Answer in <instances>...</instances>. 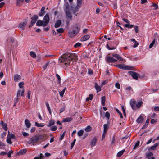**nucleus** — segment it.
Segmentation results:
<instances>
[{"mask_svg":"<svg viewBox=\"0 0 159 159\" xmlns=\"http://www.w3.org/2000/svg\"><path fill=\"white\" fill-rule=\"evenodd\" d=\"M77 56L75 54L66 53L63 55L61 58L59 59V61L66 65H70L73 64L72 60L77 59Z\"/></svg>","mask_w":159,"mask_h":159,"instance_id":"obj_1","label":"nucleus"},{"mask_svg":"<svg viewBox=\"0 0 159 159\" xmlns=\"http://www.w3.org/2000/svg\"><path fill=\"white\" fill-rule=\"evenodd\" d=\"M80 28L78 27H76L75 30H73L72 31H70L68 33L69 36L71 38L74 37L79 32Z\"/></svg>","mask_w":159,"mask_h":159,"instance_id":"obj_2","label":"nucleus"},{"mask_svg":"<svg viewBox=\"0 0 159 159\" xmlns=\"http://www.w3.org/2000/svg\"><path fill=\"white\" fill-rule=\"evenodd\" d=\"M116 67L123 70H130L131 67L128 66H126L124 64H119L116 66Z\"/></svg>","mask_w":159,"mask_h":159,"instance_id":"obj_3","label":"nucleus"},{"mask_svg":"<svg viewBox=\"0 0 159 159\" xmlns=\"http://www.w3.org/2000/svg\"><path fill=\"white\" fill-rule=\"evenodd\" d=\"M44 24L43 25L47 26L49 21V14L47 13L45 16H44L43 18Z\"/></svg>","mask_w":159,"mask_h":159,"instance_id":"obj_4","label":"nucleus"},{"mask_svg":"<svg viewBox=\"0 0 159 159\" xmlns=\"http://www.w3.org/2000/svg\"><path fill=\"white\" fill-rule=\"evenodd\" d=\"M129 74L131 75L133 78L135 80H138L139 76V75L134 71H129Z\"/></svg>","mask_w":159,"mask_h":159,"instance_id":"obj_5","label":"nucleus"},{"mask_svg":"<svg viewBox=\"0 0 159 159\" xmlns=\"http://www.w3.org/2000/svg\"><path fill=\"white\" fill-rule=\"evenodd\" d=\"M43 138V136L39 135V136H35L33 137L32 139L34 143H36L38 140L42 139Z\"/></svg>","mask_w":159,"mask_h":159,"instance_id":"obj_6","label":"nucleus"},{"mask_svg":"<svg viewBox=\"0 0 159 159\" xmlns=\"http://www.w3.org/2000/svg\"><path fill=\"white\" fill-rule=\"evenodd\" d=\"M32 19L31 25L29 27L33 26L35 23L38 19V16L37 15H34L31 18Z\"/></svg>","mask_w":159,"mask_h":159,"instance_id":"obj_7","label":"nucleus"},{"mask_svg":"<svg viewBox=\"0 0 159 159\" xmlns=\"http://www.w3.org/2000/svg\"><path fill=\"white\" fill-rule=\"evenodd\" d=\"M82 0H77V6L75 9V10H74V13H75L77 11L81 6L82 4Z\"/></svg>","mask_w":159,"mask_h":159,"instance_id":"obj_8","label":"nucleus"},{"mask_svg":"<svg viewBox=\"0 0 159 159\" xmlns=\"http://www.w3.org/2000/svg\"><path fill=\"white\" fill-rule=\"evenodd\" d=\"M27 22L25 21L23 22H21L19 24L18 28L21 30H23L25 28L26 24Z\"/></svg>","mask_w":159,"mask_h":159,"instance_id":"obj_9","label":"nucleus"},{"mask_svg":"<svg viewBox=\"0 0 159 159\" xmlns=\"http://www.w3.org/2000/svg\"><path fill=\"white\" fill-rule=\"evenodd\" d=\"M65 12L66 14V18L68 20V19H69L70 20H71L72 16L71 13L70 12V10L65 11Z\"/></svg>","mask_w":159,"mask_h":159,"instance_id":"obj_10","label":"nucleus"},{"mask_svg":"<svg viewBox=\"0 0 159 159\" xmlns=\"http://www.w3.org/2000/svg\"><path fill=\"white\" fill-rule=\"evenodd\" d=\"M107 61L109 63H114L117 61V60L113 57L108 56L107 57Z\"/></svg>","mask_w":159,"mask_h":159,"instance_id":"obj_11","label":"nucleus"},{"mask_svg":"<svg viewBox=\"0 0 159 159\" xmlns=\"http://www.w3.org/2000/svg\"><path fill=\"white\" fill-rule=\"evenodd\" d=\"M20 90H19L18 91L17 93V95L16 97L15 98L14 101V106H15L16 104L18 102V101L20 99V98H19V97L20 95Z\"/></svg>","mask_w":159,"mask_h":159,"instance_id":"obj_12","label":"nucleus"},{"mask_svg":"<svg viewBox=\"0 0 159 159\" xmlns=\"http://www.w3.org/2000/svg\"><path fill=\"white\" fill-rule=\"evenodd\" d=\"M136 103V101L134 99H132L130 101V104L133 110L136 109L135 104Z\"/></svg>","mask_w":159,"mask_h":159,"instance_id":"obj_13","label":"nucleus"},{"mask_svg":"<svg viewBox=\"0 0 159 159\" xmlns=\"http://www.w3.org/2000/svg\"><path fill=\"white\" fill-rule=\"evenodd\" d=\"M21 76L17 74H15L14 76V80L15 82H18L21 79Z\"/></svg>","mask_w":159,"mask_h":159,"instance_id":"obj_14","label":"nucleus"},{"mask_svg":"<svg viewBox=\"0 0 159 159\" xmlns=\"http://www.w3.org/2000/svg\"><path fill=\"white\" fill-rule=\"evenodd\" d=\"M90 37V36L88 34L84 35L83 36L81 39V41H84L88 40Z\"/></svg>","mask_w":159,"mask_h":159,"instance_id":"obj_15","label":"nucleus"},{"mask_svg":"<svg viewBox=\"0 0 159 159\" xmlns=\"http://www.w3.org/2000/svg\"><path fill=\"white\" fill-rule=\"evenodd\" d=\"M112 56L116 58L119 61H123V59L118 54H113L112 55Z\"/></svg>","mask_w":159,"mask_h":159,"instance_id":"obj_16","label":"nucleus"},{"mask_svg":"<svg viewBox=\"0 0 159 159\" xmlns=\"http://www.w3.org/2000/svg\"><path fill=\"white\" fill-rule=\"evenodd\" d=\"M97 139L96 137H94L93 139L91 140V144L92 147L94 146L95 145Z\"/></svg>","mask_w":159,"mask_h":159,"instance_id":"obj_17","label":"nucleus"},{"mask_svg":"<svg viewBox=\"0 0 159 159\" xmlns=\"http://www.w3.org/2000/svg\"><path fill=\"white\" fill-rule=\"evenodd\" d=\"M36 25L38 26H46L43 25L44 22L43 21L41 20H39L37 21L36 23Z\"/></svg>","mask_w":159,"mask_h":159,"instance_id":"obj_18","label":"nucleus"},{"mask_svg":"<svg viewBox=\"0 0 159 159\" xmlns=\"http://www.w3.org/2000/svg\"><path fill=\"white\" fill-rule=\"evenodd\" d=\"M27 150L26 149H23L21 150L18 152H17V154L19 155H22L24 154H25L27 152Z\"/></svg>","mask_w":159,"mask_h":159,"instance_id":"obj_19","label":"nucleus"},{"mask_svg":"<svg viewBox=\"0 0 159 159\" xmlns=\"http://www.w3.org/2000/svg\"><path fill=\"white\" fill-rule=\"evenodd\" d=\"M7 137L10 139H15L16 138V137L12 133H11V134L9 131H8V134Z\"/></svg>","mask_w":159,"mask_h":159,"instance_id":"obj_20","label":"nucleus"},{"mask_svg":"<svg viewBox=\"0 0 159 159\" xmlns=\"http://www.w3.org/2000/svg\"><path fill=\"white\" fill-rule=\"evenodd\" d=\"M61 24V20H58L55 23L54 27L56 28L59 27Z\"/></svg>","mask_w":159,"mask_h":159,"instance_id":"obj_21","label":"nucleus"},{"mask_svg":"<svg viewBox=\"0 0 159 159\" xmlns=\"http://www.w3.org/2000/svg\"><path fill=\"white\" fill-rule=\"evenodd\" d=\"M95 88L97 91V93L101 91V88L97 83L95 84Z\"/></svg>","mask_w":159,"mask_h":159,"instance_id":"obj_22","label":"nucleus"},{"mask_svg":"<svg viewBox=\"0 0 159 159\" xmlns=\"http://www.w3.org/2000/svg\"><path fill=\"white\" fill-rule=\"evenodd\" d=\"M0 124L2 126V128L5 130L6 131L7 130V125L4 123L2 121H1Z\"/></svg>","mask_w":159,"mask_h":159,"instance_id":"obj_23","label":"nucleus"},{"mask_svg":"<svg viewBox=\"0 0 159 159\" xmlns=\"http://www.w3.org/2000/svg\"><path fill=\"white\" fill-rule=\"evenodd\" d=\"M72 120V118L71 117H67L64 118L62 120L63 122H69L71 121Z\"/></svg>","mask_w":159,"mask_h":159,"instance_id":"obj_24","label":"nucleus"},{"mask_svg":"<svg viewBox=\"0 0 159 159\" xmlns=\"http://www.w3.org/2000/svg\"><path fill=\"white\" fill-rule=\"evenodd\" d=\"M25 125L27 128H29L30 127L31 123H30L29 120L28 119H25Z\"/></svg>","mask_w":159,"mask_h":159,"instance_id":"obj_25","label":"nucleus"},{"mask_svg":"<svg viewBox=\"0 0 159 159\" xmlns=\"http://www.w3.org/2000/svg\"><path fill=\"white\" fill-rule=\"evenodd\" d=\"M143 121V117L141 116H140L136 120V121L138 123H142Z\"/></svg>","mask_w":159,"mask_h":159,"instance_id":"obj_26","label":"nucleus"},{"mask_svg":"<svg viewBox=\"0 0 159 159\" xmlns=\"http://www.w3.org/2000/svg\"><path fill=\"white\" fill-rule=\"evenodd\" d=\"M64 8L65 11L69 10V5L68 2L65 4Z\"/></svg>","mask_w":159,"mask_h":159,"instance_id":"obj_27","label":"nucleus"},{"mask_svg":"<svg viewBox=\"0 0 159 159\" xmlns=\"http://www.w3.org/2000/svg\"><path fill=\"white\" fill-rule=\"evenodd\" d=\"M153 153L152 152H149L146 154V157L149 159H151L153 156Z\"/></svg>","mask_w":159,"mask_h":159,"instance_id":"obj_28","label":"nucleus"},{"mask_svg":"<svg viewBox=\"0 0 159 159\" xmlns=\"http://www.w3.org/2000/svg\"><path fill=\"white\" fill-rule=\"evenodd\" d=\"M142 103L143 102L142 101L138 102L135 105L136 108V107L138 108H140Z\"/></svg>","mask_w":159,"mask_h":159,"instance_id":"obj_29","label":"nucleus"},{"mask_svg":"<svg viewBox=\"0 0 159 159\" xmlns=\"http://www.w3.org/2000/svg\"><path fill=\"white\" fill-rule=\"evenodd\" d=\"M105 97L103 96L101 98V104L102 106H104L105 104Z\"/></svg>","mask_w":159,"mask_h":159,"instance_id":"obj_30","label":"nucleus"},{"mask_svg":"<svg viewBox=\"0 0 159 159\" xmlns=\"http://www.w3.org/2000/svg\"><path fill=\"white\" fill-rule=\"evenodd\" d=\"M54 121L53 120H51L49 121V122L48 123V127H50L54 125Z\"/></svg>","mask_w":159,"mask_h":159,"instance_id":"obj_31","label":"nucleus"},{"mask_svg":"<svg viewBox=\"0 0 159 159\" xmlns=\"http://www.w3.org/2000/svg\"><path fill=\"white\" fill-rule=\"evenodd\" d=\"M108 126L109 125H107V124H104L103 125V131L107 132V130Z\"/></svg>","mask_w":159,"mask_h":159,"instance_id":"obj_32","label":"nucleus"},{"mask_svg":"<svg viewBox=\"0 0 159 159\" xmlns=\"http://www.w3.org/2000/svg\"><path fill=\"white\" fill-rule=\"evenodd\" d=\"M84 133V130H80V131H79L77 133V135L79 137L81 136Z\"/></svg>","mask_w":159,"mask_h":159,"instance_id":"obj_33","label":"nucleus"},{"mask_svg":"<svg viewBox=\"0 0 159 159\" xmlns=\"http://www.w3.org/2000/svg\"><path fill=\"white\" fill-rule=\"evenodd\" d=\"M124 150H123L119 152L117 154V156L120 157L123 154Z\"/></svg>","mask_w":159,"mask_h":159,"instance_id":"obj_34","label":"nucleus"},{"mask_svg":"<svg viewBox=\"0 0 159 159\" xmlns=\"http://www.w3.org/2000/svg\"><path fill=\"white\" fill-rule=\"evenodd\" d=\"M7 40L8 42H11V43H13L14 42V39L13 38H8L7 39Z\"/></svg>","mask_w":159,"mask_h":159,"instance_id":"obj_35","label":"nucleus"},{"mask_svg":"<svg viewBox=\"0 0 159 159\" xmlns=\"http://www.w3.org/2000/svg\"><path fill=\"white\" fill-rule=\"evenodd\" d=\"M158 144L157 143H155L153 146L151 147V149L152 150H154L156 149V147L158 146Z\"/></svg>","mask_w":159,"mask_h":159,"instance_id":"obj_36","label":"nucleus"},{"mask_svg":"<svg viewBox=\"0 0 159 159\" xmlns=\"http://www.w3.org/2000/svg\"><path fill=\"white\" fill-rule=\"evenodd\" d=\"M35 125L39 127H42L44 126L43 125L38 123L36 122H35Z\"/></svg>","mask_w":159,"mask_h":159,"instance_id":"obj_37","label":"nucleus"},{"mask_svg":"<svg viewBox=\"0 0 159 159\" xmlns=\"http://www.w3.org/2000/svg\"><path fill=\"white\" fill-rule=\"evenodd\" d=\"M65 89H66V88H65L61 91L59 92V94L61 97H63Z\"/></svg>","mask_w":159,"mask_h":159,"instance_id":"obj_38","label":"nucleus"},{"mask_svg":"<svg viewBox=\"0 0 159 159\" xmlns=\"http://www.w3.org/2000/svg\"><path fill=\"white\" fill-rule=\"evenodd\" d=\"M116 111L119 114V115L120 116V117L121 118H123V117L122 116V115L121 112L119 111L118 109H116Z\"/></svg>","mask_w":159,"mask_h":159,"instance_id":"obj_39","label":"nucleus"},{"mask_svg":"<svg viewBox=\"0 0 159 159\" xmlns=\"http://www.w3.org/2000/svg\"><path fill=\"white\" fill-rule=\"evenodd\" d=\"M91 127L89 125L85 129V130L86 131L88 132L90 131L91 130Z\"/></svg>","mask_w":159,"mask_h":159,"instance_id":"obj_40","label":"nucleus"},{"mask_svg":"<svg viewBox=\"0 0 159 159\" xmlns=\"http://www.w3.org/2000/svg\"><path fill=\"white\" fill-rule=\"evenodd\" d=\"M56 31L58 32V33H62L64 31V30L62 28H59L58 29H57Z\"/></svg>","mask_w":159,"mask_h":159,"instance_id":"obj_41","label":"nucleus"},{"mask_svg":"<svg viewBox=\"0 0 159 159\" xmlns=\"http://www.w3.org/2000/svg\"><path fill=\"white\" fill-rule=\"evenodd\" d=\"M30 55L33 58H35L36 57V54L33 51L30 52Z\"/></svg>","mask_w":159,"mask_h":159,"instance_id":"obj_42","label":"nucleus"},{"mask_svg":"<svg viewBox=\"0 0 159 159\" xmlns=\"http://www.w3.org/2000/svg\"><path fill=\"white\" fill-rule=\"evenodd\" d=\"M140 143V142L139 141H137V142L136 143L134 147L133 148V149L134 150L139 145Z\"/></svg>","mask_w":159,"mask_h":159,"instance_id":"obj_43","label":"nucleus"},{"mask_svg":"<svg viewBox=\"0 0 159 159\" xmlns=\"http://www.w3.org/2000/svg\"><path fill=\"white\" fill-rule=\"evenodd\" d=\"M156 41L155 39H154L153 41L150 44L149 46V48H151L153 46V45H154Z\"/></svg>","mask_w":159,"mask_h":159,"instance_id":"obj_44","label":"nucleus"},{"mask_svg":"<svg viewBox=\"0 0 159 159\" xmlns=\"http://www.w3.org/2000/svg\"><path fill=\"white\" fill-rule=\"evenodd\" d=\"M23 1L24 0H17V5H20L22 3Z\"/></svg>","mask_w":159,"mask_h":159,"instance_id":"obj_45","label":"nucleus"},{"mask_svg":"<svg viewBox=\"0 0 159 159\" xmlns=\"http://www.w3.org/2000/svg\"><path fill=\"white\" fill-rule=\"evenodd\" d=\"M115 87L118 89H120V85L119 82L116 83L115 84Z\"/></svg>","mask_w":159,"mask_h":159,"instance_id":"obj_46","label":"nucleus"},{"mask_svg":"<svg viewBox=\"0 0 159 159\" xmlns=\"http://www.w3.org/2000/svg\"><path fill=\"white\" fill-rule=\"evenodd\" d=\"M81 44L80 43H77L74 45L75 48H77L81 46Z\"/></svg>","mask_w":159,"mask_h":159,"instance_id":"obj_47","label":"nucleus"},{"mask_svg":"<svg viewBox=\"0 0 159 159\" xmlns=\"http://www.w3.org/2000/svg\"><path fill=\"white\" fill-rule=\"evenodd\" d=\"M13 153V151H9L8 153H7V154L8 157H11V154Z\"/></svg>","mask_w":159,"mask_h":159,"instance_id":"obj_48","label":"nucleus"},{"mask_svg":"<svg viewBox=\"0 0 159 159\" xmlns=\"http://www.w3.org/2000/svg\"><path fill=\"white\" fill-rule=\"evenodd\" d=\"M75 141H76V139H75L74 140L73 142L71 143V148H70L71 149H72V148H73V147H74V146L75 143Z\"/></svg>","mask_w":159,"mask_h":159,"instance_id":"obj_49","label":"nucleus"},{"mask_svg":"<svg viewBox=\"0 0 159 159\" xmlns=\"http://www.w3.org/2000/svg\"><path fill=\"white\" fill-rule=\"evenodd\" d=\"M50 129L51 131H55L56 130L57 128L56 126H54L51 127L50 128Z\"/></svg>","mask_w":159,"mask_h":159,"instance_id":"obj_50","label":"nucleus"},{"mask_svg":"<svg viewBox=\"0 0 159 159\" xmlns=\"http://www.w3.org/2000/svg\"><path fill=\"white\" fill-rule=\"evenodd\" d=\"M7 142L10 144H12V142L11 140V139L9 138L8 137H7Z\"/></svg>","mask_w":159,"mask_h":159,"instance_id":"obj_51","label":"nucleus"},{"mask_svg":"<svg viewBox=\"0 0 159 159\" xmlns=\"http://www.w3.org/2000/svg\"><path fill=\"white\" fill-rule=\"evenodd\" d=\"M56 76L57 79L58 80V83H59V84H60V81L61 80V78H60V77L59 75H58V74H56Z\"/></svg>","mask_w":159,"mask_h":159,"instance_id":"obj_52","label":"nucleus"},{"mask_svg":"<svg viewBox=\"0 0 159 159\" xmlns=\"http://www.w3.org/2000/svg\"><path fill=\"white\" fill-rule=\"evenodd\" d=\"M24 83L23 82H20L19 83L18 85L20 88H23Z\"/></svg>","mask_w":159,"mask_h":159,"instance_id":"obj_53","label":"nucleus"},{"mask_svg":"<svg viewBox=\"0 0 159 159\" xmlns=\"http://www.w3.org/2000/svg\"><path fill=\"white\" fill-rule=\"evenodd\" d=\"M45 104L48 110H50V108L48 102H45Z\"/></svg>","mask_w":159,"mask_h":159,"instance_id":"obj_54","label":"nucleus"},{"mask_svg":"<svg viewBox=\"0 0 159 159\" xmlns=\"http://www.w3.org/2000/svg\"><path fill=\"white\" fill-rule=\"evenodd\" d=\"M105 116L108 119H109L110 114V113L108 112H106L105 113Z\"/></svg>","mask_w":159,"mask_h":159,"instance_id":"obj_55","label":"nucleus"},{"mask_svg":"<svg viewBox=\"0 0 159 159\" xmlns=\"http://www.w3.org/2000/svg\"><path fill=\"white\" fill-rule=\"evenodd\" d=\"M106 132H107L103 131L102 135V140H103L104 139V138H105Z\"/></svg>","mask_w":159,"mask_h":159,"instance_id":"obj_56","label":"nucleus"},{"mask_svg":"<svg viewBox=\"0 0 159 159\" xmlns=\"http://www.w3.org/2000/svg\"><path fill=\"white\" fill-rule=\"evenodd\" d=\"M6 133L5 132H3L1 134V137L2 138H3L5 136V135H6Z\"/></svg>","mask_w":159,"mask_h":159,"instance_id":"obj_57","label":"nucleus"},{"mask_svg":"<svg viewBox=\"0 0 159 159\" xmlns=\"http://www.w3.org/2000/svg\"><path fill=\"white\" fill-rule=\"evenodd\" d=\"M108 82V80H106L105 81H103L101 83L102 85L103 86V85H105L106 83H107Z\"/></svg>","mask_w":159,"mask_h":159,"instance_id":"obj_58","label":"nucleus"},{"mask_svg":"<svg viewBox=\"0 0 159 159\" xmlns=\"http://www.w3.org/2000/svg\"><path fill=\"white\" fill-rule=\"evenodd\" d=\"M22 135L23 136L25 137L28 136L29 135V134L25 132H22Z\"/></svg>","mask_w":159,"mask_h":159,"instance_id":"obj_59","label":"nucleus"},{"mask_svg":"<svg viewBox=\"0 0 159 159\" xmlns=\"http://www.w3.org/2000/svg\"><path fill=\"white\" fill-rule=\"evenodd\" d=\"M31 94V91L30 90H29L27 93V97L29 99L30 98V95Z\"/></svg>","mask_w":159,"mask_h":159,"instance_id":"obj_60","label":"nucleus"},{"mask_svg":"<svg viewBox=\"0 0 159 159\" xmlns=\"http://www.w3.org/2000/svg\"><path fill=\"white\" fill-rule=\"evenodd\" d=\"M154 110L155 111H159V107L157 106L154 107Z\"/></svg>","mask_w":159,"mask_h":159,"instance_id":"obj_61","label":"nucleus"},{"mask_svg":"<svg viewBox=\"0 0 159 159\" xmlns=\"http://www.w3.org/2000/svg\"><path fill=\"white\" fill-rule=\"evenodd\" d=\"M48 63L47 62L43 66V68L44 69H45L47 68V67L48 65Z\"/></svg>","mask_w":159,"mask_h":159,"instance_id":"obj_62","label":"nucleus"},{"mask_svg":"<svg viewBox=\"0 0 159 159\" xmlns=\"http://www.w3.org/2000/svg\"><path fill=\"white\" fill-rule=\"evenodd\" d=\"M45 11H42L41 12H41L39 13V16H43V15L45 14Z\"/></svg>","mask_w":159,"mask_h":159,"instance_id":"obj_63","label":"nucleus"},{"mask_svg":"<svg viewBox=\"0 0 159 159\" xmlns=\"http://www.w3.org/2000/svg\"><path fill=\"white\" fill-rule=\"evenodd\" d=\"M125 22L128 23L129 24L130 22L129 21L127 20V19H125L124 18H123L122 19Z\"/></svg>","mask_w":159,"mask_h":159,"instance_id":"obj_64","label":"nucleus"}]
</instances>
